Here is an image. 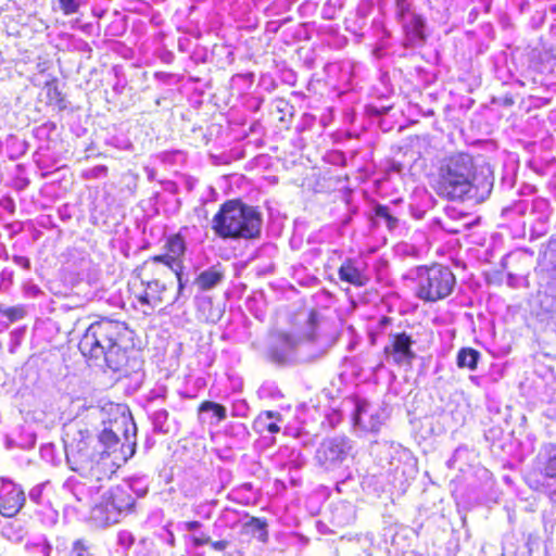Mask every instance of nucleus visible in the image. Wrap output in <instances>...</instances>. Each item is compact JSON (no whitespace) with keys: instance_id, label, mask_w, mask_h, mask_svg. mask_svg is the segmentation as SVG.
Wrapping results in <instances>:
<instances>
[{"instance_id":"nucleus-15","label":"nucleus","mask_w":556,"mask_h":556,"mask_svg":"<svg viewBox=\"0 0 556 556\" xmlns=\"http://www.w3.org/2000/svg\"><path fill=\"white\" fill-rule=\"evenodd\" d=\"M282 420V416L279 412L264 410L261 412L253 421V428L258 433L268 432L276 434L280 431L278 422Z\"/></svg>"},{"instance_id":"nucleus-21","label":"nucleus","mask_w":556,"mask_h":556,"mask_svg":"<svg viewBox=\"0 0 556 556\" xmlns=\"http://www.w3.org/2000/svg\"><path fill=\"white\" fill-rule=\"evenodd\" d=\"M198 412L199 413L211 412L216 417L217 421H222V420L226 419V417H227L226 407L219 403L212 402V401L201 402L200 405L198 406Z\"/></svg>"},{"instance_id":"nucleus-26","label":"nucleus","mask_w":556,"mask_h":556,"mask_svg":"<svg viewBox=\"0 0 556 556\" xmlns=\"http://www.w3.org/2000/svg\"><path fill=\"white\" fill-rule=\"evenodd\" d=\"M134 437H135V432L132 433V435L130 438L127 433V429L125 430L126 443L122 444L121 448H119L121 456L124 460H127L130 457H132L136 452V442L134 440Z\"/></svg>"},{"instance_id":"nucleus-12","label":"nucleus","mask_w":556,"mask_h":556,"mask_svg":"<svg viewBox=\"0 0 556 556\" xmlns=\"http://www.w3.org/2000/svg\"><path fill=\"white\" fill-rule=\"evenodd\" d=\"M25 503L24 492L15 485H7L0 490V514L14 517Z\"/></svg>"},{"instance_id":"nucleus-37","label":"nucleus","mask_w":556,"mask_h":556,"mask_svg":"<svg viewBox=\"0 0 556 556\" xmlns=\"http://www.w3.org/2000/svg\"><path fill=\"white\" fill-rule=\"evenodd\" d=\"M278 338L286 341V342H290L291 338H290V334L286 333V332H281L278 334Z\"/></svg>"},{"instance_id":"nucleus-17","label":"nucleus","mask_w":556,"mask_h":556,"mask_svg":"<svg viewBox=\"0 0 556 556\" xmlns=\"http://www.w3.org/2000/svg\"><path fill=\"white\" fill-rule=\"evenodd\" d=\"M480 356V352L473 348H462L457 352L456 364L459 368L476 370Z\"/></svg>"},{"instance_id":"nucleus-28","label":"nucleus","mask_w":556,"mask_h":556,"mask_svg":"<svg viewBox=\"0 0 556 556\" xmlns=\"http://www.w3.org/2000/svg\"><path fill=\"white\" fill-rule=\"evenodd\" d=\"M544 475L556 481V454L548 457L544 465ZM552 496L556 498V486L552 490Z\"/></svg>"},{"instance_id":"nucleus-25","label":"nucleus","mask_w":556,"mask_h":556,"mask_svg":"<svg viewBox=\"0 0 556 556\" xmlns=\"http://www.w3.org/2000/svg\"><path fill=\"white\" fill-rule=\"evenodd\" d=\"M0 315L7 317L11 323L23 319L26 311L23 306L2 307L0 305Z\"/></svg>"},{"instance_id":"nucleus-36","label":"nucleus","mask_w":556,"mask_h":556,"mask_svg":"<svg viewBox=\"0 0 556 556\" xmlns=\"http://www.w3.org/2000/svg\"><path fill=\"white\" fill-rule=\"evenodd\" d=\"M391 318L388 317V316H382L380 319H379V325L380 326H387L391 323Z\"/></svg>"},{"instance_id":"nucleus-38","label":"nucleus","mask_w":556,"mask_h":556,"mask_svg":"<svg viewBox=\"0 0 556 556\" xmlns=\"http://www.w3.org/2000/svg\"><path fill=\"white\" fill-rule=\"evenodd\" d=\"M492 184L490 181L485 182V191L489 193L491 191Z\"/></svg>"},{"instance_id":"nucleus-14","label":"nucleus","mask_w":556,"mask_h":556,"mask_svg":"<svg viewBox=\"0 0 556 556\" xmlns=\"http://www.w3.org/2000/svg\"><path fill=\"white\" fill-rule=\"evenodd\" d=\"M121 517L114 505H112V502L106 501L104 496L92 507L90 513L91 521L99 528L117 523Z\"/></svg>"},{"instance_id":"nucleus-16","label":"nucleus","mask_w":556,"mask_h":556,"mask_svg":"<svg viewBox=\"0 0 556 556\" xmlns=\"http://www.w3.org/2000/svg\"><path fill=\"white\" fill-rule=\"evenodd\" d=\"M224 276L225 273L220 264H217L200 273L194 282L201 290L206 291L217 286Z\"/></svg>"},{"instance_id":"nucleus-27","label":"nucleus","mask_w":556,"mask_h":556,"mask_svg":"<svg viewBox=\"0 0 556 556\" xmlns=\"http://www.w3.org/2000/svg\"><path fill=\"white\" fill-rule=\"evenodd\" d=\"M553 56L547 53V52H541V51H538V50H532L531 54H530V58H529V62H530V65L535 70V71H540L541 70V66L543 65V63L545 61H549L552 60Z\"/></svg>"},{"instance_id":"nucleus-29","label":"nucleus","mask_w":556,"mask_h":556,"mask_svg":"<svg viewBox=\"0 0 556 556\" xmlns=\"http://www.w3.org/2000/svg\"><path fill=\"white\" fill-rule=\"evenodd\" d=\"M60 9L64 15H73L80 8V0H59Z\"/></svg>"},{"instance_id":"nucleus-9","label":"nucleus","mask_w":556,"mask_h":556,"mask_svg":"<svg viewBox=\"0 0 556 556\" xmlns=\"http://www.w3.org/2000/svg\"><path fill=\"white\" fill-rule=\"evenodd\" d=\"M413 344L412 336L405 331L392 333L389 344L383 349V353L392 357L396 365H409L416 357Z\"/></svg>"},{"instance_id":"nucleus-24","label":"nucleus","mask_w":556,"mask_h":556,"mask_svg":"<svg viewBox=\"0 0 556 556\" xmlns=\"http://www.w3.org/2000/svg\"><path fill=\"white\" fill-rule=\"evenodd\" d=\"M244 529H253L261 532V541L266 542L268 539L267 521L258 517H251L243 526Z\"/></svg>"},{"instance_id":"nucleus-6","label":"nucleus","mask_w":556,"mask_h":556,"mask_svg":"<svg viewBox=\"0 0 556 556\" xmlns=\"http://www.w3.org/2000/svg\"><path fill=\"white\" fill-rule=\"evenodd\" d=\"M66 462L71 470L90 482H100L111 477L106 464L102 459H94L93 453L84 438L66 447Z\"/></svg>"},{"instance_id":"nucleus-3","label":"nucleus","mask_w":556,"mask_h":556,"mask_svg":"<svg viewBox=\"0 0 556 556\" xmlns=\"http://www.w3.org/2000/svg\"><path fill=\"white\" fill-rule=\"evenodd\" d=\"M263 217L256 206L241 199L223 202L214 214L211 228L222 240H256L262 233Z\"/></svg>"},{"instance_id":"nucleus-7","label":"nucleus","mask_w":556,"mask_h":556,"mask_svg":"<svg viewBox=\"0 0 556 556\" xmlns=\"http://www.w3.org/2000/svg\"><path fill=\"white\" fill-rule=\"evenodd\" d=\"M174 277L175 269L160 262L154 256H150L131 271L127 281V290L141 287L143 283L174 285Z\"/></svg>"},{"instance_id":"nucleus-11","label":"nucleus","mask_w":556,"mask_h":556,"mask_svg":"<svg viewBox=\"0 0 556 556\" xmlns=\"http://www.w3.org/2000/svg\"><path fill=\"white\" fill-rule=\"evenodd\" d=\"M346 456V443L343 439L332 438L324 440L316 451V458L324 467H331L341 463Z\"/></svg>"},{"instance_id":"nucleus-31","label":"nucleus","mask_w":556,"mask_h":556,"mask_svg":"<svg viewBox=\"0 0 556 556\" xmlns=\"http://www.w3.org/2000/svg\"><path fill=\"white\" fill-rule=\"evenodd\" d=\"M228 545H229V542L226 541V540H219V541L211 542L212 548L215 549V551H219V552L226 549Z\"/></svg>"},{"instance_id":"nucleus-34","label":"nucleus","mask_w":556,"mask_h":556,"mask_svg":"<svg viewBox=\"0 0 556 556\" xmlns=\"http://www.w3.org/2000/svg\"><path fill=\"white\" fill-rule=\"evenodd\" d=\"M397 5L401 8V16L409 11V5L406 3V0H397Z\"/></svg>"},{"instance_id":"nucleus-13","label":"nucleus","mask_w":556,"mask_h":556,"mask_svg":"<svg viewBox=\"0 0 556 556\" xmlns=\"http://www.w3.org/2000/svg\"><path fill=\"white\" fill-rule=\"evenodd\" d=\"M106 501L112 502L121 516L131 514L135 510L136 500L132 496L130 486H114L104 495Z\"/></svg>"},{"instance_id":"nucleus-2","label":"nucleus","mask_w":556,"mask_h":556,"mask_svg":"<svg viewBox=\"0 0 556 556\" xmlns=\"http://www.w3.org/2000/svg\"><path fill=\"white\" fill-rule=\"evenodd\" d=\"M477 165L473 156L466 152H456L438 162L430 175L432 190L442 199L454 201L467 195L477 187Z\"/></svg>"},{"instance_id":"nucleus-8","label":"nucleus","mask_w":556,"mask_h":556,"mask_svg":"<svg viewBox=\"0 0 556 556\" xmlns=\"http://www.w3.org/2000/svg\"><path fill=\"white\" fill-rule=\"evenodd\" d=\"M186 251L187 242L185 236L181 232H176L166 237L164 253L153 255L160 262L175 269V278L178 281V292H182L185 288L182 269Z\"/></svg>"},{"instance_id":"nucleus-32","label":"nucleus","mask_w":556,"mask_h":556,"mask_svg":"<svg viewBox=\"0 0 556 556\" xmlns=\"http://www.w3.org/2000/svg\"><path fill=\"white\" fill-rule=\"evenodd\" d=\"M208 543L211 544V540L208 536L202 535V536H193L192 538V544L194 546H203Z\"/></svg>"},{"instance_id":"nucleus-35","label":"nucleus","mask_w":556,"mask_h":556,"mask_svg":"<svg viewBox=\"0 0 556 556\" xmlns=\"http://www.w3.org/2000/svg\"><path fill=\"white\" fill-rule=\"evenodd\" d=\"M200 527H201V523L198 520H191V521L186 522V528L189 531H193V530H195V529H198Z\"/></svg>"},{"instance_id":"nucleus-33","label":"nucleus","mask_w":556,"mask_h":556,"mask_svg":"<svg viewBox=\"0 0 556 556\" xmlns=\"http://www.w3.org/2000/svg\"><path fill=\"white\" fill-rule=\"evenodd\" d=\"M270 358L278 363H283L286 361V356L281 353H278L276 349H271L270 352Z\"/></svg>"},{"instance_id":"nucleus-18","label":"nucleus","mask_w":556,"mask_h":556,"mask_svg":"<svg viewBox=\"0 0 556 556\" xmlns=\"http://www.w3.org/2000/svg\"><path fill=\"white\" fill-rule=\"evenodd\" d=\"M46 96L50 103H55L62 105L64 102L63 93L59 88V80L56 77H52L51 79L45 83Z\"/></svg>"},{"instance_id":"nucleus-5","label":"nucleus","mask_w":556,"mask_h":556,"mask_svg":"<svg viewBox=\"0 0 556 556\" xmlns=\"http://www.w3.org/2000/svg\"><path fill=\"white\" fill-rule=\"evenodd\" d=\"M170 283H143L141 287L128 289V299L131 307L143 317L154 315L155 311L163 305L176 302L182 292L178 289L172 291Z\"/></svg>"},{"instance_id":"nucleus-19","label":"nucleus","mask_w":556,"mask_h":556,"mask_svg":"<svg viewBox=\"0 0 556 556\" xmlns=\"http://www.w3.org/2000/svg\"><path fill=\"white\" fill-rule=\"evenodd\" d=\"M320 321L319 314L316 309L312 308L308 312L306 326L301 330V333L307 339L314 340L317 337V328Z\"/></svg>"},{"instance_id":"nucleus-22","label":"nucleus","mask_w":556,"mask_h":556,"mask_svg":"<svg viewBox=\"0 0 556 556\" xmlns=\"http://www.w3.org/2000/svg\"><path fill=\"white\" fill-rule=\"evenodd\" d=\"M374 211L376 217L382 218L386 222V225L389 230H393L394 228L397 227L399 218L391 213L389 206L384 204H377Z\"/></svg>"},{"instance_id":"nucleus-10","label":"nucleus","mask_w":556,"mask_h":556,"mask_svg":"<svg viewBox=\"0 0 556 556\" xmlns=\"http://www.w3.org/2000/svg\"><path fill=\"white\" fill-rule=\"evenodd\" d=\"M338 276L342 282L355 288H363L369 282L367 265L353 257H346L338 268Z\"/></svg>"},{"instance_id":"nucleus-30","label":"nucleus","mask_w":556,"mask_h":556,"mask_svg":"<svg viewBox=\"0 0 556 556\" xmlns=\"http://www.w3.org/2000/svg\"><path fill=\"white\" fill-rule=\"evenodd\" d=\"M88 544L85 540L78 539L74 541L72 549H71V556H85L88 552Z\"/></svg>"},{"instance_id":"nucleus-4","label":"nucleus","mask_w":556,"mask_h":556,"mask_svg":"<svg viewBox=\"0 0 556 556\" xmlns=\"http://www.w3.org/2000/svg\"><path fill=\"white\" fill-rule=\"evenodd\" d=\"M455 283V275L448 266L438 263L420 266L417 270L416 296L426 303H434L447 298Z\"/></svg>"},{"instance_id":"nucleus-20","label":"nucleus","mask_w":556,"mask_h":556,"mask_svg":"<svg viewBox=\"0 0 556 556\" xmlns=\"http://www.w3.org/2000/svg\"><path fill=\"white\" fill-rule=\"evenodd\" d=\"M99 441L104 445L106 453H116L119 438L112 429H103L99 434Z\"/></svg>"},{"instance_id":"nucleus-1","label":"nucleus","mask_w":556,"mask_h":556,"mask_svg":"<svg viewBox=\"0 0 556 556\" xmlns=\"http://www.w3.org/2000/svg\"><path fill=\"white\" fill-rule=\"evenodd\" d=\"M78 346L89 362L97 364L103 359L113 371L131 367L138 352L134 330L124 321L106 317L88 326Z\"/></svg>"},{"instance_id":"nucleus-23","label":"nucleus","mask_w":556,"mask_h":556,"mask_svg":"<svg viewBox=\"0 0 556 556\" xmlns=\"http://www.w3.org/2000/svg\"><path fill=\"white\" fill-rule=\"evenodd\" d=\"M425 26L426 22L424 17L419 14H414L409 24L407 25V29L413 34L414 38L425 40Z\"/></svg>"}]
</instances>
